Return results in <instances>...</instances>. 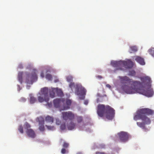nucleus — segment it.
<instances>
[{"label": "nucleus", "instance_id": "1", "mask_svg": "<svg viewBox=\"0 0 154 154\" xmlns=\"http://www.w3.org/2000/svg\"><path fill=\"white\" fill-rule=\"evenodd\" d=\"M154 114V111L149 108H145L139 109L134 116V119L135 121L141 119L142 122H137V124L138 126L146 131L147 129L145 127L146 125H149L151 122V120L146 115H151Z\"/></svg>", "mask_w": 154, "mask_h": 154}, {"label": "nucleus", "instance_id": "2", "mask_svg": "<svg viewBox=\"0 0 154 154\" xmlns=\"http://www.w3.org/2000/svg\"><path fill=\"white\" fill-rule=\"evenodd\" d=\"M115 110L109 106H106L103 104H99L97 106V112L99 116L103 117L105 116L106 119L112 120L114 117Z\"/></svg>", "mask_w": 154, "mask_h": 154}, {"label": "nucleus", "instance_id": "3", "mask_svg": "<svg viewBox=\"0 0 154 154\" xmlns=\"http://www.w3.org/2000/svg\"><path fill=\"white\" fill-rule=\"evenodd\" d=\"M86 90L84 88L78 85H75V93L77 95H80V99L83 100L85 98Z\"/></svg>", "mask_w": 154, "mask_h": 154}, {"label": "nucleus", "instance_id": "4", "mask_svg": "<svg viewBox=\"0 0 154 154\" xmlns=\"http://www.w3.org/2000/svg\"><path fill=\"white\" fill-rule=\"evenodd\" d=\"M123 90L126 93L128 94H133L136 93H138L139 89L136 88H133L129 87L127 85H124L122 86Z\"/></svg>", "mask_w": 154, "mask_h": 154}, {"label": "nucleus", "instance_id": "5", "mask_svg": "<svg viewBox=\"0 0 154 154\" xmlns=\"http://www.w3.org/2000/svg\"><path fill=\"white\" fill-rule=\"evenodd\" d=\"M62 114L63 119L65 120H72L75 118V116L74 114L71 111L62 112Z\"/></svg>", "mask_w": 154, "mask_h": 154}, {"label": "nucleus", "instance_id": "6", "mask_svg": "<svg viewBox=\"0 0 154 154\" xmlns=\"http://www.w3.org/2000/svg\"><path fill=\"white\" fill-rule=\"evenodd\" d=\"M138 93L148 97H151L153 95L154 92L152 89L149 88L146 90L144 89H139Z\"/></svg>", "mask_w": 154, "mask_h": 154}, {"label": "nucleus", "instance_id": "7", "mask_svg": "<svg viewBox=\"0 0 154 154\" xmlns=\"http://www.w3.org/2000/svg\"><path fill=\"white\" fill-rule=\"evenodd\" d=\"M120 141L122 142L127 141L129 138V134L127 132L121 131L118 134Z\"/></svg>", "mask_w": 154, "mask_h": 154}, {"label": "nucleus", "instance_id": "8", "mask_svg": "<svg viewBox=\"0 0 154 154\" xmlns=\"http://www.w3.org/2000/svg\"><path fill=\"white\" fill-rule=\"evenodd\" d=\"M119 78L121 83L123 84H130L132 82V79H130L126 76H119Z\"/></svg>", "mask_w": 154, "mask_h": 154}, {"label": "nucleus", "instance_id": "9", "mask_svg": "<svg viewBox=\"0 0 154 154\" xmlns=\"http://www.w3.org/2000/svg\"><path fill=\"white\" fill-rule=\"evenodd\" d=\"M122 67H124L126 68H131L133 67L134 63L130 60L127 61H122Z\"/></svg>", "mask_w": 154, "mask_h": 154}, {"label": "nucleus", "instance_id": "10", "mask_svg": "<svg viewBox=\"0 0 154 154\" xmlns=\"http://www.w3.org/2000/svg\"><path fill=\"white\" fill-rule=\"evenodd\" d=\"M122 61L120 60L119 61H112L111 62V65L113 67L119 68V69L120 70L122 69L121 67H122Z\"/></svg>", "mask_w": 154, "mask_h": 154}, {"label": "nucleus", "instance_id": "11", "mask_svg": "<svg viewBox=\"0 0 154 154\" xmlns=\"http://www.w3.org/2000/svg\"><path fill=\"white\" fill-rule=\"evenodd\" d=\"M65 101V99H56L54 100V106L56 108H58L60 106L61 103H64Z\"/></svg>", "mask_w": 154, "mask_h": 154}, {"label": "nucleus", "instance_id": "12", "mask_svg": "<svg viewBox=\"0 0 154 154\" xmlns=\"http://www.w3.org/2000/svg\"><path fill=\"white\" fill-rule=\"evenodd\" d=\"M38 119L39 122V129L41 131H43L45 130L44 119L42 117H40Z\"/></svg>", "mask_w": 154, "mask_h": 154}, {"label": "nucleus", "instance_id": "13", "mask_svg": "<svg viewBox=\"0 0 154 154\" xmlns=\"http://www.w3.org/2000/svg\"><path fill=\"white\" fill-rule=\"evenodd\" d=\"M48 88L45 87L41 89V94H40L42 96H44L46 97H49L48 96Z\"/></svg>", "mask_w": 154, "mask_h": 154}, {"label": "nucleus", "instance_id": "14", "mask_svg": "<svg viewBox=\"0 0 154 154\" xmlns=\"http://www.w3.org/2000/svg\"><path fill=\"white\" fill-rule=\"evenodd\" d=\"M26 133L28 136L29 137L34 138L35 137V133L34 131L31 129H27L26 131Z\"/></svg>", "mask_w": 154, "mask_h": 154}, {"label": "nucleus", "instance_id": "15", "mask_svg": "<svg viewBox=\"0 0 154 154\" xmlns=\"http://www.w3.org/2000/svg\"><path fill=\"white\" fill-rule=\"evenodd\" d=\"M135 59L137 62L141 65H144L145 64L144 59L140 57L136 56Z\"/></svg>", "mask_w": 154, "mask_h": 154}, {"label": "nucleus", "instance_id": "16", "mask_svg": "<svg viewBox=\"0 0 154 154\" xmlns=\"http://www.w3.org/2000/svg\"><path fill=\"white\" fill-rule=\"evenodd\" d=\"M38 101L39 102L42 103L44 101H45L46 102H47L49 101V97H46L44 96H38Z\"/></svg>", "mask_w": 154, "mask_h": 154}, {"label": "nucleus", "instance_id": "17", "mask_svg": "<svg viewBox=\"0 0 154 154\" xmlns=\"http://www.w3.org/2000/svg\"><path fill=\"white\" fill-rule=\"evenodd\" d=\"M141 80L143 82H146L150 83L151 81L150 78L148 76H146L141 78Z\"/></svg>", "mask_w": 154, "mask_h": 154}, {"label": "nucleus", "instance_id": "18", "mask_svg": "<svg viewBox=\"0 0 154 154\" xmlns=\"http://www.w3.org/2000/svg\"><path fill=\"white\" fill-rule=\"evenodd\" d=\"M45 121L47 123L52 124L54 122V118L49 116H47L45 118Z\"/></svg>", "mask_w": 154, "mask_h": 154}, {"label": "nucleus", "instance_id": "19", "mask_svg": "<svg viewBox=\"0 0 154 154\" xmlns=\"http://www.w3.org/2000/svg\"><path fill=\"white\" fill-rule=\"evenodd\" d=\"M131 85L134 86V88H135V87L137 86L138 85H141V83L138 81H133L132 79V82L130 83Z\"/></svg>", "mask_w": 154, "mask_h": 154}, {"label": "nucleus", "instance_id": "20", "mask_svg": "<svg viewBox=\"0 0 154 154\" xmlns=\"http://www.w3.org/2000/svg\"><path fill=\"white\" fill-rule=\"evenodd\" d=\"M71 101L70 100H66V103L67 105L66 106H64L63 110H66L69 108V106L71 105Z\"/></svg>", "mask_w": 154, "mask_h": 154}, {"label": "nucleus", "instance_id": "21", "mask_svg": "<svg viewBox=\"0 0 154 154\" xmlns=\"http://www.w3.org/2000/svg\"><path fill=\"white\" fill-rule=\"evenodd\" d=\"M75 126V124L72 122H71L68 125L67 127L69 130H72L73 129Z\"/></svg>", "mask_w": 154, "mask_h": 154}, {"label": "nucleus", "instance_id": "22", "mask_svg": "<svg viewBox=\"0 0 154 154\" xmlns=\"http://www.w3.org/2000/svg\"><path fill=\"white\" fill-rule=\"evenodd\" d=\"M30 103L33 104L37 102L36 98L32 96V95L30 94Z\"/></svg>", "mask_w": 154, "mask_h": 154}, {"label": "nucleus", "instance_id": "23", "mask_svg": "<svg viewBox=\"0 0 154 154\" xmlns=\"http://www.w3.org/2000/svg\"><path fill=\"white\" fill-rule=\"evenodd\" d=\"M55 91H56L55 88H52L51 90H50V95L51 98H53L55 97Z\"/></svg>", "mask_w": 154, "mask_h": 154}, {"label": "nucleus", "instance_id": "24", "mask_svg": "<svg viewBox=\"0 0 154 154\" xmlns=\"http://www.w3.org/2000/svg\"><path fill=\"white\" fill-rule=\"evenodd\" d=\"M56 88V91L58 96L62 97L63 94V91L60 89H58L57 88Z\"/></svg>", "mask_w": 154, "mask_h": 154}, {"label": "nucleus", "instance_id": "25", "mask_svg": "<svg viewBox=\"0 0 154 154\" xmlns=\"http://www.w3.org/2000/svg\"><path fill=\"white\" fill-rule=\"evenodd\" d=\"M75 119L78 123H80L83 121V119L82 116H77L75 118Z\"/></svg>", "mask_w": 154, "mask_h": 154}, {"label": "nucleus", "instance_id": "26", "mask_svg": "<svg viewBox=\"0 0 154 154\" xmlns=\"http://www.w3.org/2000/svg\"><path fill=\"white\" fill-rule=\"evenodd\" d=\"M23 72H19L18 75V78L19 82L22 83V76Z\"/></svg>", "mask_w": 154, "mask_h": 154}, {"label": "nucleus", "instance_id": "27", "mask_svg": "<svg viewBox=\"0 0 154 154\" xmlns=\"http://www.w3.org/2000/svg\"><path fill=\"white\" fill-rule=\"evenodd\" d=\"M37 79V76L36 73L34 72L32 75L31 79L32 81H33L34 80Z\"/></svg>", "mask_w": 154, "mask_h": 154}, {"label": "nucleus", "instance_id": "28", "mask_svg": "<svg viewBox=\"0 0 154 154\" xmlns=\"http://www.w3.org/2000/svg\"><path fill=\"white\" fill-rule=\"evenodd\" d=\"M46 78L49 81H51L52 79V75L49 74H46L45 75Z\"/></svg>", "mask_w": 154, "mask_h": 154}, {"label": "nucleus", "instance_id": "29", "mask_svg": "<svg viewBox=\"0 0 154 154\" xmlns=\"http://www.w3.org/2000/svg\"><path fill=\"white\" fill-rule=\"evenodd\" d=\"M46 127L47 129L49 130L53 131L55 130V128L53 126L46 125Z\"/></svg>", "mask_w": 154, "mask_h": 154}, {"label": "nucleus", "instance_id": "30", "mask_svg": "<svg viewBox=\"0 0 154 154\" xmlns=\"http://www.w3.org/2000/svg\"><path fill=\"white\" fill-rule=\"evenodd\" d=\"M148 52L149 54H151L152 56L154 57V48H152L149 49L148 50Z\"/></svg>", "mask_w": 154, "mask_h": 154}, {"label": "nucleus", "instance_id": "31", "mask_svg": "<svg viewBox=\"0 0 154 154\" xmlns=\"http://www.w3.org/2000/svg\"><path fill=\"white\" fill-rule=\"evenodd\" d=\"M130 49L132 52H136L137 51V47L135 46L131 47Z\"/></svg>", "mask_w": 154, "mask_h": 154}, {"label": "nucleus", "instance_id": "32", "mask_svg": "<svg viewBox=\"0 0 154 154\" xmlns=\"http://www.w3.org/2000/svg\"><path fill=\"white\" fill-rule=\"evenodd\" d=\"M67 81L68 82H71L72 81L73 78L72 76H68L66 78Z\"/></svg>", "mask_w": 154, "mask_h": 154}, {"label": "nucleus", "instance_id": "33", "mask_svg": "<svg viewBox=\"0 0 154 154\" xmlns=\"http://www.w3.org/2000/svg\"><path fill=\"white\" fill-rule=\"evenodd\" d=\"M69 146V144L66 142H64L63 145V147L64 148L67 149Z\"/></svg>", "mask_w": 154, "mask_h": 154}, {"label": "nucleus", "instance_id": "34", "mask_svg": "<svg viewBox=\"0 0 154 154\" xmlns=\"http://www.w3.org/2000/svg\"><path fill=\"white\" fill-rule=\"evenodd\" d=\"M68 152V151L66 149L63 148L61 150V152L62 154H65L66 153H67Z\"/></svg>", "mask_w": 154, "mask_h": 154}, {"label": "nucleus", "instance_id": "35", "mask_svg": "<svg viewBox=\"0 0 154 154\" xmlns=\"http://www.w3.org/2000/svg\"><path fill=\"white\" fill-rule=\"evenodd\" d=\"M18 130L20 131V132L22 134L23 132V127L22 126V125H20L18 128Z\"/></svg>", "mask_w": 154, "mask_h": 154}, {"label": "nucleus", "instance_id": "36", "mask_svg": "<svg viewBox=\"0 0 154 154\" xmlns=\"http://www.w3.org/2000/svg\"><path fill=\"white\" fill-rule=\"evenodd\" d=\"M69 87L72 89L73 87H75V84L74 83L71 82L69 85Z\"/></svg>", "mask_w": 154, "mask_h": 154}, {"label": "nucleus", "instance_id": "37", "mask_svg": "<svg viewBox=\"0 0 154 154\" xmlns=\"http://www.w3.org/2000/svg\"><path fill=\"white\" fill-rule=\"evenodd\" d=\"M25 126L26 128L27 129H27H29L28 128H29L30 127V125L27 122L25 123Z\"/></svg>", "mask_w": 154, "mask_h": 154}, {"label": "nucleus", "instance_id": "38", "mask_svg": "<svg viewBox=\"0 0 154 154\" xmlns=\"http://www.w3.org/2000/svg\"><path fill=\"white\" fill-rule=\"evenodd\" d=\"M26 99L23 97L21 98L20 100V101L21 102H25L26 101Z\"/></svg>", "mask_w": 154, "mask_h": 154}, {"label": "nucleus", "instance_id": "39", "mask_svg": "<svg viewBox=\"0 0 154 154\" xmlns=\"http://www.w3.org/2000/svg\"><path fill=\"white\" fill-rule=\"evenodd\" d=\"M60 128L62 130H64L66 128V125L65 124H62L60 126Z\"/></svg>", "mask_w": 154, "mask_h": 154}, {"label": "nucleus", "instance_id": "40", "mask_svg": "<svg viewBox=\"0 0 154 154\" xmlns=\"http://www.w3.org/2000/svg\"><path fill=\"white\" fill-rule=\"evenodd\" d=\"M48 101L47 103V105L49 107V108H51L52 107V103L51 102L49 103L48 102Z\"/></svg>", "mask_w": 154, "mask_h": 154}, {"label": "nucleus", "instance_id": "41", "mask_svg": "<svg viewBox=\"0 0 154 154\" xmlns=\"http://www.w3.org/2000/svg\"><path fill=\"white\" fill-rule=\"evenodd\" d=\"M60 122L59 121V120L58 119H56V124L57 125H59L60 124Z\"/></svg>", "mask_w": 154, "mask_h": 154}, {"label": "nucleus", "instance_id": "42", "mask_svg": "<svg viewBox=\"0 0 154 154\" xmlns=\"http://www.w3.org/2000/svg\"><path fill=\"white\" fill-rule=\"evenodd\" d=\"M40 76H41L42 78H43L44 77V72H42L40 74Z\"/></svg>", "mask_w": 154, "mask_h": 154}, {"label": "nucleus", "instance_id": "43", "mask_svg": "<svg viewBox=\"0 0 154 154\" xmlns=\"http://www.w3.org/2000/svg\"><path fill=\"white\" fill-rule=\"evenodd\" d=\"M18 68L20 69H22L23 68V66L22 64H20L18 66Z\"/></svg>", "mask_w": 154, "mask_h": 154}, {"label": "nucleus", "instance_id": "44", "mask_svg": "<svg viewBox=\"0 0 154 154\" xmlns=\"http://www.w3.org/2000/svg\"><path fill=\"white\" fill-rule=\"evenodd\" d=\"M131 73H130V75H135V72L134 71H132L131 72Z\"/></svg>", "mask_w": 154, "mask_h": 154}, {"label": "nucleus", "instance_id": "45", "mask_svg": "<svg viewBox=\"0 0 154 154\" xmlns=\"http://www.w3.org/2000/svg\"><path fill=\"white\" fill-rule=\"evenodd\" d=\"M96 154H106L105 152H96Z\"/></svg>", "mask_w": 154, "mask_h": 154}, {"label": "nucleus", "instance_id": "46", "mask_svg": "<svg viewBox=\"0 0 154 154\" xmlns=\"http://www.w3.org/2000/svg\"><path fill=\"white\" fill-rule=\"evenodd\" d=\"M88 100H85L84 101V103L86 105H87L88 104Z\"/></svg>", "mask_w": 154, "mask_h": 154}, {"label": "nucleus", "instance_id": "47", "mask_svg": "<svg viewBox=\"0 0 154 154\" xmlns=\"http://www.w3.org/2000/svg\"><path fill=\"white\" fill-rule=\"evenodd\" d=\"M106 86L107 87L109 88H110L111 87V86L108 84H106Z\"/></svg>", "mask_w": 154, "mask_h": 154}, {"label": "nucleus", "instance_id": "48", "mask_svg": "<svg viewBox=\"0 0 154 154\" xmlns=\"http://www.w3.org/2000/svg\"><path fill=\"white\" fill-rule=\"evenodd\" d=\"M59 80L58 79H57V80H55L54 82H59Z\"/></svg>", "mask_w": 154, "mask_h": 154}, {"label": "nucleus", "instance_id": "49", "mask_svg": "<svg viewBox=\"0 0 154 154\" xmlns=\"http://www.w3.org/2000/svg\"><path fill=\"white\" fill-rule=\"evenodd\" d=\"M97 77L99 78H102V77L101 76H100V75H98L97 76Z\"/></svg>", "mask_w": 154, "mask_h": 154}, {"label": "nucleus", "instance_id": "50", "mask_svg": "<svg viewBox=\"0 0 154 154\" xmlns=\"http://www.w3.org/2000/svg\"><path fill=\"white\" fill-rule=\"evenodd\" d=\"M77 154H82L81 152H79L77 153Z\"/></svg>", "mask_w": 154, "mask_h": 154}]
</instances>
